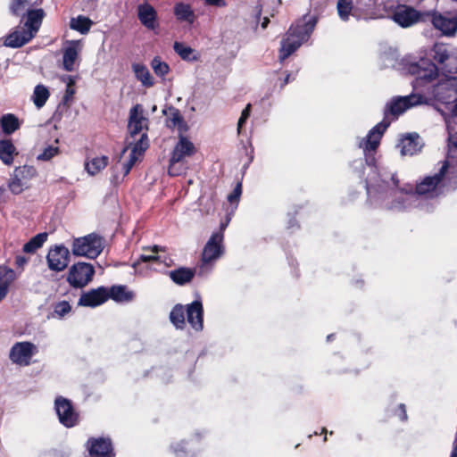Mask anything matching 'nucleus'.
Wrapping results in <instances>:
<instances>
[{"instance_id": "nucleus-47", "label": "nucleus", "mask_w": 457, "mask_h": 457, "mask_svg": "<svg viewBox=\"0 0 457 457\" xmlns=\"http://www.w3.org/2000/svg\"><path fill=\"white\" fill-rule=\"evenodd\" d=\"M242 194V184L239 182L237 184L233 191L228 195V201L230 204L238 202Z\"/></svg>"}, {"instance_id": "nucleus-7", "label": "nucleus", "mask_w": 457, "mask_h": 457, "mask_svg": "<svg viewBox=\"0 0 457 457\" xmlns=\"http://www.w3.org/2000/svg\"><path fill=\"white\" fill-rule=\"evenodd\" d=\"M223 233L214 232L207 241L202 253V263L198 268L197 275L206 277L212 269V262L218 260L223 253Z\"/></svg>"}, {"instance_id": "nucleus-14", "label": "nucleus", "mask_w": 457, "mask_h": 457, "mask_svg": "<svg viewBox=\"0 0 457 457\" xmlns=\"http://www.w3.org/2000/svg\"><path fill=\"white\" fill-rule=\"evenodd\" d=\"M46 261L51 270L62 271L69 264L70 251L62 245H54L49 250Z\"/></svg>"}, {"instance_id": "nucleus-16", "label": "nucleus", "mask_w": 457, "mask_h": 457, "mask_svg": "<svg viewBox=\"0 0 457 457\" xmlns=\"http://www.w3.org/2000/svg\"><path fill=\"white\" fill-rule=\"evenodd\" d=\"M87 447L90 457H115L112 441L108 437L90 438Z\"/></svg>"}, {"instance_id": "nucleus-23", "label": "nucleus", "mask_w": 457, "mask_h": 457, "mask_svg": "<svg viewBox=\"0 0 457 457\" xmlns=\"http://www.w3.org/2000/svg\"><path fill=\"white\" fill-rule=\"evenodd\" d=\"M423 144L417 133L409 134L403 137L398 145L402 155L412 156L420 152Z\"/></svg>"}, {"instance_id": "nucleus-61", "label": "nucleus", "mask_w": 457, "mask_h": 457, "mask_svg": "<svg viewBox=\"0 0 457 457\" xmlns=\"http://www.w3.org/2000/svg\"><path fill=\"white\" fill-rule=\"evenodd\" d=\"M161 250H162V248H161L160 246H158V245H154V246L152 247V251H153V253H158L159 251H161Z\"/></svg>"}, {"instance_id": "nucleus-11", "label": "nucleus", "mask_w": 457, "mask_h": 457, "mask_svg": "<svg viewBox=\"0 0 457 457\" xmlns=\"http://www.w3.org/2000/svg\"><path fill=\"white\" fill-rule=\"evenodd\" d=\"M54 410L60 423L64 427L72 428L78 424L79 414L69 399L57 396L54 400Z\"/></svg>"}, {"instance_id": "nucleus-5", "label": "nucleus", "mask_w": 457, "mask_h": 457, "mask_svg": "<svg viewBox=\"0 0 457 457\" xmlns=\"http://www.w3.org/2000/svg\"><path fill=\"white\" fill-rule=\"evenodd\" d=\"M317 23L314 16H303L293 24L281 41L279 61L282 62L308 41Z\"/></svg>"}, {"instance_id": "nucleus-20", "label": "nucleus", "mask_w": 457, "mask_h": 457, "mask_svg": "<svg viewBox=\"0 0 457 457\" xmlns=\"http://www.w3.org/2000/svg\"><path fill=\"white\" fill-rule=\"evenodd\" d=\"M44 16V10L39 8L27 10L25 15L21 17V22H23L22 26L28 32L31 33L32 37H34L39 30Z\"/></svg>"}, {"instance_id": "nucleus-9", "label": "nucleus", "mask_w": 457, "mask_h": 457, "mask_svg": "<svg viewBox=\"0 0 457 457\" xmlns=\"http://www.w3.org/2000/svg\"><path fill=\"white\" fill-rule=\"evenodd\" d=\"M95 272L92 264L79 262L71 266L66 279L71 287L83 288L92 281Z\"/></svg>"}, {"instance_id": "nucleus-24", "label": "nucleus", "mask_w": 457, "mask_h": 457, "mask_svg": "<svg viewBox=\"0 0 457 457\" xmlns=\"http://www.w3.org/2000/svg\"><path fill=\"white\" fill-rule=\"evenodd\" d=\"M195 152L194 144L183 135L179 136V141L171 153L173 160L185 161L187 157L192 156Z\"/></svg>"}, {"instance_id": "nucleus-55", "label": "nucleus", "mask_w": 457, "mask_h": 457, "mask_svg": "<svg viewBox=\"0 0 457 457\" xmlns=\"http://www.w3.org/2000/svg\"><path fill=\"white\" fill-rule=\"evenodd\" d=\"M75 94L74 86L66 87L65 94L63 96L62 101L64 104H68L70 100L73 97Z\"/></svg>"}, {"instance_id": "nucleus-1", "label": "nucleus", "mask_w": 457, "mask_h": 457, "mask_svg": "<svg viewBox=\"0 0 457 457\" xmlns=\"http://www.w3.org/2000/svg\"><path fill=\"white\" fill-rule=\"evenodd\" d=\"M353 170L365 177L368 202L374 208L391 212L409 211L418 205L414 186H399L395 173L377 163L374 154L364 155V159L354 160Z\"/></svg>"}, {"instance_id": "nucleus-8", "label": "nucleus", "mask_w": 457, "mask_h": 457, "mask_svg": "<svg viewBox=\"0 0 457 457\" xmlns=\"http://www.w3.org/2000/svg\"><path fill=\"white\" fill-rule=\"evenodd\" d=\"M104 249V239L96 233L78 237L72 243V253L76 256H85L95 259Z\"/></svg>"}, {"instance_id": "nucleus-4", "label": "nucleus", "mask_w": 457, "mask_h": 457, "mask_svg": "<svg viewBox=\"0 0 457 457\" xmlns=\"http://www.w3.org/2000/svg\"><path fill=\"white\" fill-rule=\"evenodd\" d=\"M451 168L452 173H457V136L452 131L449 132V145L447 160L442 164L439 170L434 175L426 176L420 182L414 187V194H417L420 209L425 212H430L433 206L429 200H433L441 194L444 179Z\"/></svg>"}, {"instance_id": "nucleus-13", "label": "nucleus", "mask_w": 457, "mask_h": 457, "mask_svg": "<svg viewBox=\"0 0 457 457\" xmlns=\"http://www.w3.org/2000/svg\"><path fill=\"white\" fill-rule=\"evenodd\" d=\"M37 352V346L30 342L15 343L9 353L10 360L20 366H28L31 362V358Z\"/></svg>"}, {"instance_id": "nucleus-28", "label": "nucleus", "mask_w": 457, "mask_h": 457, "mask_svg": "<svg viewBox=\"0 0 457 457\" xmlns=\"http://www.w3.org/2000/svg\"><path fill=\"white\" fill-rule=\"evenodd\" d=\"M174 15L178 21L193 23L195 21V12L188 4L183 2L177 3L173 8Z\"/></svg>"}, {"instance_id": "nucleus-37", "label": "nucleus", "mask_w": 457, "mask_h": 457, "mask_svg": "<svg viewBox=\"0 0 457 457\" xmlns=\"http://www.w3.org/2000/svg\"><path fill=\"white\" fill-rule=\"evenodd\" d=\"M108 164V157L101 156L93 158L90 162H86L85 169L90 175H96L101 170L104 169Z\"/></svg>"}, {"instance_id": "nucleus-2", "label": "nucleus", "mask_w": 457, "mask_h": 457, "mask_svg": "<svg viewBox=\"0 0 457 457\" xmlns=\"http://www.w3.org/2000/svg\"><path fill=\"white\" fill-rule=\"evenodd\" d=\"M429 56L437 65L428 57L408 56L403 59L404 71L415 78L412 82L415 89L437 79L439 70L445 74H457V47L437 42L430 49Z\"/></svg>"}, {"instance_id": "nucleus-18", "label": "nucleus", "mask_w": 457, "mask_h": 457, "mask_svg": "<svg viewBox=\"0 0 457 457\" xmlns=\"http://www.w3.org/2000/svg\"><path fill=\"white\" fill-rule=\"evenodd\" d=\"M420 12L406 5H400L392 14V20L403 28H408L420 21Z\"/></svg>"}, {"instance_id": "nucleus-35", "label": "nucleus", "mask_w": 457, "mask_h": 457, "mask_svg": "<svg viewBox=\"0 0 457 457\" xmlns=\"http://www.w3.org/2000/svg\"><path fill=\"white\" fill-rule=\"evenodd\" d=\"M78 58V50L75 45L69 46L64 49L62 56L63 69L67 71L74 70V64Z\"/></svg>"}, {"instance_id": "nucleus-32", "label": "nucleus", "mask_w": 457, "mask_h": 457, "mask_svg": "<svg viewBox=\"0 0 457 457\" xmlns=\"http://www.w3.org/2000/svg\"><path fill=\"white\" fill-rule=\"evenodd\" d=\"M337 9L338 16L343 21H347L350 16L359 19L352 0H338Z\"/></svg>"}, {"instance_id": "nucleus-34", "label": "nucleus", "mask_w": 457, "mask_h": 457, "mask_svg": "<svg viewBox=\"0 0 457 457\" xmlns=\"http://www.w3.org/2000/svg\"><path fill=\"white\" fill-rule=\"evenodd\" d=\"M48 234L46 232L38 233L31 237L22 247V251L26 253H34L37 249L41 248L47 240Z\"/></svg>"}, {"instance_id": "nucleus-42", "label": "nucleus", "mask_w": 457, "mask_h": 457, "mask_svg": "<svg viewBox=\"0 0 457 457\" xmlns=\"http://www.w3.org/2000/svg\"><path fill=\"white\" fill-rule=\"evenodd\" d=\"M71 312V306L67 301H61L54 305L53 318L62 319Z\"/></svg>"}, {"instance_id": "nucleus-39", "label": "nucleus", "mask_w": 457, "mask_h": 457, "mask_svg": "<svg viewBox=\"0 0 457 457\" xmlns=\"http://www.w3.org/2000/svg\"><path fill=\"white\" fill-rule=\"evenodd\" d=\"M16 278L17 275L12 269L6 266H0V286L8 289Z\"/></svg>"}, {"instance_id": "nucleus-63", "label": "nucleus", "mask_w": 457, "mask_h": 457, "mask_svg": "<svg viewBox=\"0 0 457 457\" xmlns=\"http://www.w3.org/2000/svg\"><path fill=\"white\" fill-rule=\"evenodd\" d=\"M334 337V335H333V334L328 335V336L327 337V340H328V341H330V340L332 339V337Z\"/></svg>"}, {"instance_id": "nucleus-21", "label": "nucleus", "mask_w": 457, "mask_h": 457, "mask_svg": "<svg viewBox=\"0 0 457 457\" xmlns=\"http://www.w3.org/2000/svg\"><path fill=\"white\" fill-rule=\"evenodd\" d=\"M30 32H28L23 26H18L12 32L5 37L4 45L12 48H19L32 39Z\"/></svg>"}, {"instance_id": "nucleus-36", "label": "nucleus", "mask_w": 457, "mask_h": 457, "mask_svg": "<svg viewBox=\"0 0 457 457\" xmlns=\"http://www.w3.org/2000/svg\"><path fill=\"white\" fill-rule=\"evenodd\" d=\"M92 24L93 22L89 18L79 15L78 17L71 20L70 27L81 34H87L90 30Z\"/></svg>"}, {"instance_id": "nucleus-17", "label": "nucleus", "mask_w": 457, "mask_h": 457, "mask_svg": "<svg viewBox=\"0 0 457 457\" xmlns=\"http://www.w3.org/2000/svg\"><path fill=\"white\" fill-rule=\"evenodd\" d=\"M186 314L187 320L192 328L197 332L202 331L204 328V307L200 297L186 305Z\"/></svg>"}, {"instance_id": "nucleus-38", "label": "nucleus", "mask_w": 457, "mask_h": 457, "mask_svg": "<svg viewBox=\"0 0 457 457\" xmlns=\"http://www.w3.org/2000/svg\"><path fill=\"white\" fill-rule=\"evenodd\" d=\"M30 5L31 4L29 0H11L10 12L12 15L17 17H23L27 12V10H30L29 8Z\"/></svg>"}, {"instance_id": "nucleus-3", "label": "nucleus", "mask_w": 457, "mask_h": 457, "mask_svg": "<svg viewBox=\"0 0 457 457\" xmlns=\"http://www.w3.org/2000/svg\"><path fill=\"white\" fill-rule=\"evenodd\" d=\"M426 103L427 98L420 94H411L406 96H397L388 102L385 106L384 119L374 126L368 132L367 136L361 138L358 143V145L362 149L364 155H375L382 136L389 127L392 120L396 119L409 108Z\"/></svg>"}, {"instance_id": "nucleus-50", "label": "nucleus", "mask_w": 457, "mask_h": 457, "mask_svg": "<svg viewBox=\"0 0 457 457\" xmlns=\"http://www.w3.org/2000/svg\"><path fill=\"white\" fill-rule=\"evenodd\" d=\"M452 121L453 122H456L457 121V103L454 104V106H453V108L452 110V114H451L450 119L446 121L448 133L450 132V129H451L452 133L453 135L457 136V132H454L453 129L451 126V122Z\"/></svg>"}, {"instance_id": "nucleus-6", "label": "nucleus", "mask_w": 457, "mask_h": 457, "mask_svg": "<svg viewBox=\"0 0 457 457\" xmlns=\"http://www.w3.org/2000/svg\"><path fill=\"white\" fill-rule=\"evenodd\" d=\"M127 145L122 149L114 164L115 170H120L126 177L137 160L143 156L149 147V139L146 132H143L138 139L127 137Z\"/></svg>"}, {"instance_id": "nucleus-30", "label": "nucleus", "mask_w": 457, "mask_h": 457, "mask_svg": "<svg viewBox=\"0 0 457 457\" xmlns=\"http://www.w3.org/2000/svg\"><path fill=\"white\" fill-rule=\"evenodd\" d=\"M186 306L176 304L170 312V321L177 329H184L186 327Z\"/></svg>"}, {"instance_id": "nucleus-29", "label": "nucleus", "mask_w": 457, "mask_h": 457, "mask_svg": "<svg viewBox=\"0 0 457 457\" xmlns=\"http://www.w3.org/2000/svg\"><path fill=\"white\" fill-rule=\"evenodd\" d=\"M16 147L10 139L0 140V160L6 165L13 162Z\"/></svg>"}, {"instance_id": "nucleus-15", "label": "nucleus", "mask_w": 457, "mask_h": 457, "mask_svg": "<svg viewBox=\"0 0 457 457\" xmlns=\"http://www.w3.org/2000/svg\"><path fill=\"white\" fill-rule=\"evenodd\" d=\"M108 300V288L101 286L83 292L78 301L79 306L96 308Z\"/></svg>"}, {"instance_id": "nucleus-43", "label": "nucleus", "mask_w": 457, "mask_h": 457, "mask_svg": "<svg viewBox=\"0 0 457 457\" xmlns=\"http://www.w3.org/2000/svg\"><path fill=\"white\" fill-rule=\"evenodd\" d=\"M151 67L154 73L159 77L165 76L170 71L169 65L162 61L159 56H155L151 62Z\"/></svg>"}, {"instance_id": "nucleus-10", "label": "nucleus", "mask_w": 457, "mask_h": 457, "mask_svg": "<svg viewBox=\"0 0 457 457\" xmlns=\"http://www.w3.org/2000/svg\"><path fill=\"white\" fill-rule=\"evenodd\" d=\"M446 79L439 81L432 88L436 100L449 104L457 100V80L452 75L446 74Z\"/></svg>"}, {"instance_id": "nucleus-25", "label": "nucleus", "mask_w": 457, "mask_h": 457, "mask_svg": "<svg viewBox=\"0 0 457 457\" xmlns=\"http://www.w3.org/2000/svg\"><path fill=\"white\" fill-rule=\"evenodd\" d=\"M198 270L195 271V270L187 268V267H180L179 269L170 270L169 272V277L170 279L179 286H184L187 283H189L195 274H197Z\"/></svg>"}, {"instance_id": "nucleus-26", "label": "nucleus", "mask_w": 457, "mask_h": 457, "mask_svg": "<svg viewBox=\"0 0 457 457\" xmlns=\"http://www.w3.org/2000/svg\"><path fill=\"white\" fill-rule=\"evenodd\" d=\"M134 297L135 293L128 290L126 286L116 285L108 288V299L111 298L115 302L128 303L131 302Z\"/></svg>"}, {"instance_id": "nucleus-49", "label": "nucleus", "mask_w": 457, "mask_h": 457, "mask_svg": "<svg viewBox=\"0 0 457 457\" xmlns=\"http://www.w3.org/2000/svg\"><path fill=\"white\" fill-rule=\"evenodd\" d=\"M187 443L185 441H181L180 443H177L171 445V449L173 450L175 455L177 457H183L186 453L185 445Z\"/></svg>"}, {"instance_id": "nucleus-56", "label": "nucleus", "mask_w": 457, "mask_h": 457, "mask_svg": "<svg viewBox=\"0 0 457 457\" xmlns=\"http://www.w3.org/2000/svg\"><path fill=\"white\" fill-rule=\"evenodd\" d=\"M62 81L66 84V87L74 86L76 83V78L71 75H63L61 78Z\"/></svg>"}, {"instance_id": "nucleus-59", "label": "nucleus", "mask_w": 457, "mask_h": 457, "mask_svg": "<svg viewBox=\"0 0 457 457\" xmlns=\"http://www.w3.org/2000/svg\"><path fill=\"white\" fill-rule=\"evenodd\" d=\"M291 75L287 74L281 83V87H285L290 81Z\"/></svg>"}, {"instance_id": "nucleus-62", "label": "nucleus", "mask_w": 457, "mask_h": 457, "mask_svg": "<svg viewBox=\"0 0 457 457\" xmlns=\"http://www.w3.org/2000/svg\"><path fill=\"white\" fill-rule=\"evenodd\" d=\"M448 170H450L449 174L452 176L450 179H457V173H452V169L449 167Z\"/></svg>"}, {"instance_id": "nucleus-33", "label": "nucleus", "mask_w": 457, "mask_h": 457, "mask_svg": "<svg viewBox=\"0 0 457 457\" xmlns=\"http://www.w3.org/2000/svg\"><path fill=\"white\" fill-rule=\"evenodd\" d=\"M49 96H50V92H49L48 88L42 84H38L34 88V91H33V94L31 96V100H32L33 104H35V106L37 109H40L46 104Z\"/></svg>"}, {"instance_id": "nucleus-40", "label": "nucleus", "mask_w": 457, "mask_h": 457, "mask_svg": "<svg viewBox=\"0 0 457 457\" xmlns=\"http://www.w3.org/2000/svg\"><path fill=\"white\" fill-rule=\"evenodd\" d=\"M188 166L186 161L182 160H173V157L170 159V165L168 169V173L170 176H180L186 172Z\"/></svg>"}, {"instance_id": "nucleus-41", "label": "nucleus", "mask_w": 457, "mask_h": 457, "mask_svg": "<svg viewBox=\"0 0 457 457\" xmlns=\"http://www.w3.org/2000/svg\"><path fill=\"white\" fill-rule=\"evenodd\" d=\"M174 51L186 61L196 60V56L193 55L194 50L183 43L175 42L173 45Z\"/></svg>"}, {"instance_id": "nucleus-44", "label": "nucleus", "mask_w": 457, "mask_h": 457, "mask_svg": "<svg viewBox=\"0 0 457 457\" xmlns=\"http://www.w3.org/2000/svg\"><path fill=\"white\" fill-rule=\"evenodd\" d=\"M17 172H19L18 170H15L14 176L9 182V188L12 193L15 195L21 193L25 186L21 179L18 177Z\"/></svg>"}, {"instance_id": "nucleus-27", "label": "nucleus", "mask_w": 457, "mask_h": 457, "mask_svg": "<svg viewBox=\"0 0 457 457\" xmlns=\"http://www.w3.org/2000/svg\"><path fill=\"white\" fill-rule=\"evenodd\" d=\"M0 126L4 135H12L21 127L18 117L12 113H5L0 117Z\"/></svg>"}, {"instance_id": "nucleus-45", "label": "nucleus", "mask_w": 457, "mask_h": 457, "mask_svg": "<svg viewBox=\"0 0 457 457\" xmlns=\"http://www.w3.org/2000/svg\"><path fill=\"white\" fill-rule=\"evenodd\" d=\"M59 153V148L54 145H48L37 157L39 161H49Z\"/></svg>"}, {"instance_id": "nucleus-22", "label": "nucleus", "mask_w": 457, "mask_h": 457, "mask_svg": "<svg viewBox=\"0 0 457 457\" xmlns=\"http://www.w3.org/2000/svg\"><path fill=\"white\" fill-rule=\"evenodd\" d=\"M137 17L140 22L148 29H155L158 27L157 12L148 3L137 6Z\"/></svg>"}, {"instance_id": "nucleus-64", "label": "nucleus", "mask_w": 457, "mask_h": 457, "mask_svg": "<svg viewBox=\"0 0 457 457\" xmlns=\"http://www.w3.org/2000/svg\"><path fill=\"white\" fill-rule=\"evenodd\" d=\"M227 224H222L221 225V229H224L226 228Z\"/></svg>"}, {"instance_id": "nucleus-48", "label": "nucleus", "mask_w": 457, "mask_h": 457, "mask_svg": "<svg viewBox=\"0 0 457 457\" xmlns=\"http://www.w3.org/2000/svg\"><path fill=\"white\" fill-rule=\"evenodd\" d=\"M170 120L173 123V125L178 126L179 129H184V128L186 127L183 117L181 116L178 110H176L172 113Z\"/></svg>"}, {"instance_id": "nucleus-60", "label": "nucleus", "mask_w": 457, "mask_h": 457, "mask_svg": "<svg viewBox=\"0 0 457 457\" xmlns=\"http://www.w3.org/2000/svg\"><path fill=\"white\" fill-rule=\"evenodd\" d=\"M270 22V20L268 18H264L263 21L262 22V28L265 29Z\"/></svg>"}, {"instance_id": "nucleus-53", "label": "nucleus", "mask_w": 457, "mask_h": 457, "mask_svg": "<svg viewBox=\"0 0 457 457\" xmlns=\"http://www.w3.org/2000/svg\"><path fill=\"white\" fill-rule=\"evenodd\" d=\"M139 261L142 262H161V257L156 254H141L139 257Z\"/></svg>"}, {"instance_id": "nucleus-31", "label": "nucleus", "mask_w": 457, "mask_h": 457, "mask_svg": "<svg viewBox=\"0 0 457 457\" xmlns=\"http://www.w3.org/2000/svg\"><path fill=\"white\" fill-rule=\"evenodd\" d=\"M132 70L137 79L139 80L144 87H150L154 85V78L145 65L133 63Z\"/></svg>"}, {"instance_id": "nucleus-46", "label": "nucleus", "mask_w": 457, "mask_h": 457, "mask_svg": "<svg viewBox=\"0 0 457 457\" xmlns=\"http://www.w3.org/2000/svg\"><path fill=\"white\" fill-rule=\"evenodd\" d=\"M251 108H252V104H247L246 106L245 107V109L242 111L241 116L237 122L238 133H240L241 129L243 128L244 124L246 122L247 119L249 118L250 113H251Z\"/></svg>"}, {"instance_id": "nucleus-52", "label": "nucleus", "mask_w": 457, "mask_h": 457, "mask_svg": "<svg viewBox=\"0 0 457 457\" xmlns=\"http://www.w3.org/2000/svg\"><path fill=\"white\" fill-rule=\"evenodd\" d=\"M396 415L398 416V418L402 420V421H405L407 420L408 419V416H407V412H406V408H405V405L403 403H400L398 405V408L396 410Z\"/></svg>"}, {"instance_id": "nucleus-54", "label": "nucleus", "mask_w": 457, "mask_h": 457, "mask_svg": "<svg viewBox=\"0 0 457 457\" xmlns=\"http://www.w3.org/2000/svg\"><path fill=\"white\" fill-rule=\"evenodd\" d=\"M204 4L208 6L225 7L227 5L226 0H203Z\"/></svg>"}, {"instance_id": "nucleus-19", "label": "nucleus", "mask_w": 457, "mask_h": 457, "mask_svg": "<svg viewBox=\"0 0 457 457\" xmlns=\"http://www.w3.org/2000/svg\"><path fill=\"white\" fill-rule=\"evenodd\" d=\"M433 26L441 31L443 36L452 37L457 31V18L445 16L441 13H434L432 16Z\"/></svg>"}, {"instance_id": "nucleus-58", "label": "nucleus", "mask_w": 457, "mask_h": 457, "mask_svg": "<svg viewBox=\"0 0 457 457\" xmlns=\"http://www.w3.org/2000/svg\"><path fill=\"white\" fill-rule=\"evenodd\" d=\"M450 457H457V437L453 441V447Z\"/></svg>"}, {"instance_id": "nucleus-57", "label": "nucleus", "mask_w": 457, "mask_h": 457, "mask_svg": "<svg viewBox=\"0 0 457 457\" xmlns=\"http://www.w3.org/2000/svg\"><path fill=\"white\" fill-rule=\"evenodd\" d=\"M8 289L3 286H0V302L7 295Z\"/></svg>"}, {"instance_id": "nucleus-12", "label": "nucleus", "mask_w": 457, "mask_h": 457, "mask_svg": "<svg viewBox=\"0 0 457 457\" xmlns=\"http://www.w3.org/2000/svg\"><path fill=\"white\" fill-rule=\"evenodd\" d=\"M128 130L129 137L134 138L137 135L148 130V118L145 115L144 108L137 104L129 110Z\"/></svg>"}, {"instance_id": "nucleus-51", "label": "nucleus", "mask_w": 457, "mask_h": 457, "mask_svg": "<svg viewBox=\"0 0 457 457\" xmlns=\"http://www.w3.org/2000/svg\"><path fill=\"white\" fill-rule=\"evenodd\" d=\"M29 258L23 255H17L15 257V265L18 269H21L20 273L24 270L25 265L28 263Z\"/></svg>"}]
</instances>
